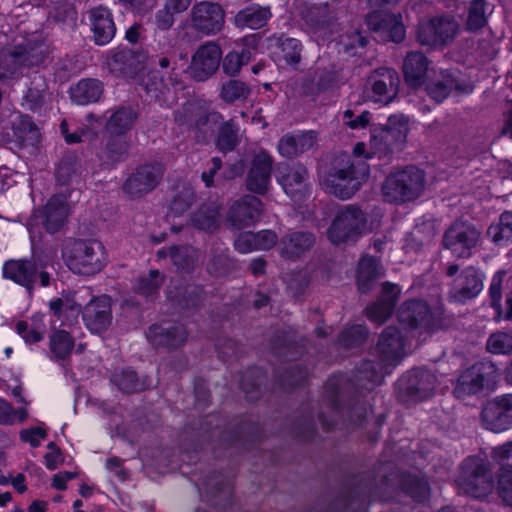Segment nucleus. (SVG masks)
<instances>
[{
  "label": "nucleus",
  "mask_w": 512,
  "mask_h": 512,
  "mask_svg": "<svg viewBox=\"0 0 512 512\" xmlns=\"http://www.w3.org/2000/svg\"><path fill=\"white\" fill-rule=\"evenodd\" d=\"M377 351L380 364L365 361L358 368L356 381L360 388L372 390L378 386L383 379V370L397 365L404 357V337L400 330L393 326L387 327L379 338Z\"/></svg>",
  "instance_id": "obj_1"
},
{
  "label": "nucleus",
  "mask_w": 512,
  "mask_h": 512,
  "mask_svg": "<svg viewBox=\"0 0 512 512\" xmlns=\"http://www.w3.org/2000/svg\"><path fill=\"white\" fill-rule=\"evenodd\" d=\"M368 177L369 166L365 160H357L348 154H341L324 177L322 185L328 193L345 200L351 198Z\"/></svg>",
  "instance_id": "obj_2"
},
{
  "label": "nucleus",
  "mask_w": 512,
  "mask_h": 512,
  "mask_svg": "<svg viewBox=\"0 0 512 512\" xmlns=\"http://www.w3.org/2000/svg\"><path fill=\"white\" fill-rule=\"evenodd\" d=\"M425 186L424 171L409 165L390 172L382 183L381 191L386 202L403 204L419 198L424 193Z\"/></svg>",
  "instance_id": "obj_3"
},
{
  "label": "nucleus",
  "mask_w": 512,
  "mask_h": 512,
  "mask_svg": "<svg viewBox=\"0 0 512 512\" xmlns=\"http://www.w3.org/2000/svg\"><path fill=\"white\" fill-rule=\"evenodd\" d=\"M45 55L40 47L31 44H17L0 51V78L22 73L25 69L38 67Z\"/></svg>",
  "instance_id": "obj_4"
},
{
  "label": "nucleus",
  "mask_w": 512,
  "mask_h": 512,
  "mask_svg": "<svg viewBox=\"0 0 512 512\" xmlns=\"http://www.w3.org/2000/svg\"><path fill=\"white\" fill-rule=\"evenodd\" d=\"M366 224L364 212L353 205H347L337 213L328 237L333 244L355 241L364 232Z\"/></svg>",
  "instance_id": "obj_5"
},
{
  "label": "nucleus",
  "mask_w": 512,
  "mask_h": 512,
  "mask_svg": "<svg viewBox=\"0 0 512 512\" xmlns=\"http://www.w3.org/2000/svg\"><path fill=\"white\" fill-rule=\"evenodd\" d=\"M400 78L396 70L382 67L367 78L363 95L374 103L388 105L398 94Z\"/></svg>",
  "instance_id": "obj_6"
},
{
  "label": "nucleus",
  "mask_w": 512,
  "mask_h": 512,
  "mask_svg": "<svg viewBox=\"0 0 512 512\" xmlns=\"http://www.w3.org/2000/svg\"><path fill=\"white\" fill-rule=\"evenodd\" d=\"M458 31L459 23L453 16H435L419 24L417 40L422 46H444L454 40Z\"/></svg>",
  "instance_id": "obj_7"
},
{
  "label": "nucleus",
  "mask_w": 512,
  "mask_h": 512,
  "mask_svg": "<svg viewBox=\"0 0 512 512\" xmlns=\"http://www.w3.org/2000/svg\"><path fill=\"white\" fill-rule=\"evenodd\" d=\"M407 132L408 124L405 118L402 115H392L382 128L373 131L371 148L375 153H379V156L387 155L405 141Z\"/></svg>",
  "instance_id": "obj_8"
},
{
  "label": "nucleus",
  "mask_w": 512,
  "mask_h": 512,
  "mask_svg": "<svg viewBox=\"0 0 512 512\" xmlns=\"http://www.w3.org/2000/svg\"><path fill=\"white\" fill-rule=\"evenodd\" d=\"M225 24V12L215 2L201 1L191 10V26L198 33L206 36L218 34Z\"/></svg>",
  "instance_id": "obj_9"
},
{
  "label": "nucleus",
  "mask_w": 512,
  "mask_h": 512,
  "mask_svg": "<svg viewBox=\"0 0 512 512\" xmlns=\"http://www.w3.org/2000/svg\"><path fill=\"white\" fill-rule=\"evenodd\" d=\"M222 116L220 113L208 112L196 104H188L175 113V121L195 132L197 141H205L207 132L213 130L211 123H217Z\"/></svg>",
  "instance_id": "obj_10"
},
{
  "label": "nucleus",
  "mask_w": 512,
  "mask_h": 512,
  "mask_svg": "<svg viewBox=\"0 0 512 512\" xmlns=\"http://www.w3.org/2000/svg\"><path fill=\"white\" fill-rule=\"evenodd\" d=\"M483 426L501 433L512 428V394L497 396L487 402L481 412Z\"/></svg>",
  "instance_id": "obj_11"
},
{
  "label": "nucleus",
  "mask_w": 512,
  "mask_h": 512,
  "mask_svg": "<svg viewBox=\"0 0 512 512\" xmlns=\"http://www.w3.org/2000/svg\"><path fill=\"white\" fill-rule=\"evenodd\" d=\"M262 212V201L255 196L245 195L231 205L226 220L231 229L243 230L255 225Z\"/></svg>",
  "instance_id": "obj_12"
},
{
  "label": "nucleus",
  "mask_w": 512,
  "mask_h": 512,
  "mask_svg": "<svg viewBox=\"0 0 512 512\" xmlns=\"http://www.w3.org/2000/svg\"><path fill=\"white\" fill-rule=\"evenodd\" d=\"M163 174L164 167L160 163L142 165L126 180L123 190L131 198L141 197L157 187Z\"/></svg>",
  "instance_id": "obj_13"
},
{
  "label": "nucleus",
  "mask_w": 512,
  "mask_h": 512,
  "mask_svg": "<svg viewBox=\"0 0 512 512\" xmlns=\"http://www.w3.org/2000/svg\"><path fill=\"white\" fill-rule=\"evenodd\" d=\"M222 57L220 46L206 42L198 47L192 56L188 71L196 81H205L218 69Z\"/></svg>",
  "instance_id": "obj_14"
},
{
  "label": "nucleus",
  "mask_w": 512,
  "mask_h": 512,
  "mask_svg": "<svg viewBox=\"0 0 512 512\" xmlns=\"http://www.w3.org/2000/svg\"><path fill=\"white\" fill-rule=\"evenodd\" d=\"M437 384L434 374L426 369H414L398 380L397 386L401 393L413 400H424L430 397Z\"/></svg>",
  "instance_id": "obj_15"
},
{
  "label": "nucleus",
  "mask_w": 512,
  "mask_h": 512,
  "mask_svg": "<svg viewBox=\"0 0 512 512\" xmlns=\"http://www.w3.org/2000/svg\"><path fill=\"white\" fill-rule=\"evenodd\" d=\"M82 318L93 333L105 332L112 323L111 298L107 295L93 297L84 307Z\"/></svg>",
  "instance_id": "obj_16"
},
{
  "label": "nucleus",
  "mask_w": 512,
  "mask_h": 512,
  "mask_svg": "<svg viewBox=\"0 0 512 512\" xmlns=\"http://www.w3.org/2000/svg\"><path fill=\"white\" fill-rule=\"evenodd\" d=\"M272 165L273 158L266 151H260L253 157L246 180L249 191L260 195L268 191Z\"/></svg>",
  "instance_id": "obj_17"
},
{
  "label": "nucleus",
  "mask_w": 512,
  "mask_h": 512,
  "mask_svg": "<svg viewBox=\"0 0 512 512\" xmlns=\"http://www.w3.org/2000/svg\"><path fill=\"white\" fill-rule=\"evenodd\" d=\"M483 289V277L473 267L466 268L454 281L448 298L452 302L465 303L475 298Z\"/></svg>",
  "instance_id": "obj_18"
},
{
  "label": "nucleus",
  "mask_w": 512,
  "mask_h": 512,
  "mask_svg": "<svg viewBox=\"0 0 512 512\" xmlns=\"http://www.w3.org/2000/svg\"><path fill=\"white\" fill-rule=\"evenodd\" d=\"M187 331L182 324H154L146 332L147 340L154 347L177 348L187 339Z\"/></svg>",
  "instance_id": "obj_19"
},
{
  "label": "nucleus",
  "mask_w": 512,
  "mask_h": 512,
  "mask_svg": "<svg viewBox=\"0 0 512 512\" xmlns=\"http://www.w3.org/2000/svg\"><path fill=\"white\" fill-rule=\"evenodd\" d=\"M480 240V232L468 223L457 222L450 226L443 236V245L453 253L469 250Z\"/></svg>",
  "instance_id": "obj_20"
},
{
  "label": "nucleus",
  "mask_w": 512,
  "mask_h": 512,
  "mask_svg": "<svg viewBox=\"0 0 512 512\" xmlns=\"http://www.w3.org/2000/svg\"><path fill=\"white\" fill-rule=\"evenodd\" d=\"M398 320L411 329L429 331L433 326L430 308L422 300L406 301L398 310Z\"/></svg>",
  "instance_id": "obj_21"
},
{
  "label": "nucleus",
  "mask_w": 512,
  "mask_h": 512,
  "mask_svg": "<svg viewBox=\"0 0 512 512\" xmlns=\"http://www.w3.org/2000/svg\"><path fill=\"white\" fill-rule=\"evenodd\" d=\"M369 28L378 33L381 40L401 42L405 37V28L401 17L390 13H373L367 18Z\"/></svg>",
  "instance_id": "obj_22"
},
{
  "label": "nucleus",
  "mask_w": 512,
  "mask_h": 512,
  "mask_svg": "<svg viewBox=\"0 0 512 512\" xmlns=\"http://www.w3.org/2000/svg\"><path fill=\"white\" fill-rule=\"evenodd\" d=\"M486 369L487 366L479 362L463 370L456 380L453 390L455 396L465 399L480 393L484 388Z\"/></svg>",
  "instance_id": "obj_23"
},
{
  "label": "nucleus",
  "mask_w": 512,
  "mask_h": 512,
  "mask_svg": "<svg viewBox=\"0 0 512 512\" xmlns=\"http://www.w3.org/2000/svg\"><path fill=\"white\" fill-rule=\"evenodd\" d=\"M431 62L421 51H410L403 59L402 73L406 84L412 88L422 86L427 80Z\"/></svg>",
  "instance_id": "obj_24"
},
{
  "label": "nucleus",
  "mask_w": 512,
  "mask_h": 512,
  "mask_svg": "<svg viewBox=\"0 0 512 512\" xmlns=\"http://www.w3.org/2000/svg\"><path fill=\"white\" fill-rule=\"evenodd\" d=\"M93 39L98 45L109 43L116 33V26L111 11L104 6H97L88 11Z\"/></svg>",
  "instance_id": "obj_25"
},
{
  "label": "nucleus",
  "mask_w": 512,
  "mask_h": 512,
  "mask_svg": "<svg viewBox=\"0 0 512 512\" xmlns=\"http://www.w3.org/2000/svg\"><path fill=\"white\" fill-rule=\"evenodd\" d=\"M3 276L28 290H32L37 279V265L32 259L11 258L3 265Z\"/></svg>",
  "instance_id": "obj_26"
},
{
  "label": "nucleus",
  "mask_w": 512,
  "mask_h": 512,
  "mask_svg": "<svg viewBox=\"0 0 512 512\" xmlns=\"http://www.w3.org/2000/svg\"><path fill=\"white\" fill-rule=\"evenodd\" d=\"M461 469L460 481L467 486V492L474 493V490L484 488L485 484L489 486L490 474L480 457H467L463 461Z\"/></svg>",
  "instance_id": "obj_27"
},
{
  "label": "nucleus",
  "mask_w": 512,
  "mask_h": 512,
  "mask_svg": "<svg viewBox=\"0 0 512 512\" xmlns=\"http://www.w3.org/2000/svg\"><path fill=\"white\" fill-rule=\"evenodd\" d=\"M383 295L371 306L366 308V316L371 321L382 324L392 314L399 290L396 285L385 282L382 284Z\"/></svg>",
  "instance_id": "obj_28"
},
{
  "label": "nucleus",
  "mask_w": 512,
  "mask_h": 512,
  "mask_svg": "<svg viewBox=\"0 0 512 512\" xmlns=\"http://www.w3.org/2000/svg\"><path fill=\"white\" fill-rule=\"evenodd\" d=\"M278 170L277 181L288 196L295 197L305 190L308 177L306 167L301 164L281 165Z\"/></svg>",
  "instance_id": "obj_29"
},
{
  "label": "nucleus",
  "mask_w": 512,
  "mask_h": 512,
  "mask_svg": "<svg viewBox=\"0 0 512 512\" xmlns=\"http://www.w3.org/2000/svg\"><path fill=\"white\" fill-rule=\"evenodd\" d=\"M200 496L214 505H222L232 496V481L217 473L209 476L199 486Z\"/></svg>",
  "instance_id": "obj_30"
},
{
  "label": "nucleus",
  "mask_w": 512,
  "mask_h": 512,
  "mask_svg": "<svg viewBox=\"0 0 512 512\" xmlns=\"http://www.w3.org/2000/svg\"><path fill=\"white\" fill-rule=\"evenodd\" d=\"M316 143V134L313 131L286 134L278 142V152L286 158L296 157L309 149Z\"/></svg>",
  "instance_id": "obj_31"
},
{
  "label": "nucleus",
  "mask_w": 512,
  "mask_h": 512,
  "mask_svg": "<svg viewBox=\"0 0 512 512\" xmlns=\"http://www.w3.org/2000/svg\"><path fill=\"white\" fill-rule=\"evenodd\" d=\"M383 276L384 269L378 264L376 258H360L356 275V284L360 293H369L377 280Z\"/></svg>",
  "instance_id": "obj_32"
},
{
  "label": "nucleus",
  "mask_w": 512,
  "mask_h": 512,
  "mask_svg": "<svg viewBox=\"0 0 512 512\" xmlns=\"http://www.w3.org/2000/svg\"><path fill=\"white\" fill-rule=\"evenodd\" d=\"M69 214V206L64 195H55L45 206V222L47 232H58L64 225Z\"/></svg>",
  "instance_id": "obj_33"
},
{
  "label": "nucleus",
  "mask_w": 512,
  "mask_h": 512,
  "mask_svg": "<svg viewBox=\"0 0 512 512\" xmlns=\"http://www.w3.org/2000/svg\"><path fill=\"white\" fill-rule=\"evenodd\" d=\"M271 17L270 9L259 5H251L240 10L234 17V24L240 29H260Z\"/></svg>",
  "instance_id": "obj_34"
},
{
  "label": "nucleus",
  "mask_w": 512,
  "mask_h": 512,
  "mask_svg": "<svg viewBox=\"0 0 512 512\" xmlns=\"http://www.w3.org/2000/svg\"><path fill=\"white\" fill-rule=\"evenodd\" d=\"M139 63L136 54L131 49L123 47L113 49L108 59V67L116 75L134 73Z\"/></svg>",
  "instance_id": "obj_35"
},
{
  "label": "nucleus",
  "mask_w": 512,
  "mask_h": 512,
  "mask_svg": "<svg viewBox=\"0 0 512 512\" xmlns=\"http://www.w3.org/2000/svg\"><path fill=\"white\" fill-rule=\"evenodd\" d=\"M137 113L130 107H120L115 110L106 122L109 135L123 136L133 127Z\"/></svg>",
  "instance_id": "obj_36"
},
{
  "label": "nucleus",
  "mask_w": 512,
  "mask_h": 512,
  "mask_svg": "<svg viewBox=\"0 0 512 512\" xmlns=\"http://www.w3.org/2000/svg\"><path fill=\"white\" fill-rule=\"evenodd\" d=\"M102 93V83L96 79H82L71 88L72 101L78 105L97 102Z\"/></svg>",
  "instance_id": "obj_37"
},
{
  "label": "nucleus",
  "mask_w": 512,
  "mask_h": 512,
  "mask_svg": "<svg viewBox=\"0 0 512 512\" xmlns=\"http://www.w3.org/2000/svg\"><path fill=\"white\" fill-rule=\"evenodd\" d=\"M220 224V206L216 203L202 205L192 216V225L200 230L214 232Z\"/></svg>",
  "instance_id": "obj_38"
},
{
  "label": "nucleus",
  "mask_w": 512,
  "mask_h": 512,
  "mask_svg": "<svg viewBox=\"0 0 512 512\" xmlns=\"http://www.w3.org/2000/svg\"><path fill=\"white\" fill-rule=\"evenodd\" d=\"M49 307L54 316L61 321L62 326L66 325L62 319L64 313L67 315L68 326H72L74 323H77L78 316L81 311V305L77 303L74 296L69 295L63 298L53 299L50 301Z\"/></svg>",
  "instance_id": "obj_39"
},
{
  "label": "nucleus",
  "mask_w": 512,
  "mask_h": 512,
  "mask_svg": "<svg viewBox=\"0 0 512 512\" xmlns=\"http://www.w3.org/2000/svg\"><path fill=\"white\" fill-rule=\"evenodd\" d=\"M104 253L105 248L97 239H68L62 250V256H93Z\"/></svg>",
  "instance_id": "obj_40"
},
{
  "label": "nucleus",
  "mask_w": 512,
  "mask_h": 512,
  "mask_svg": "<svg viewBox=\"0 0 512 512\" xmlns=\"http://www.w3.org/2000/svg\"><path fill=\"white\" fill-rule=\"evenodd\" d=\"M75 346L74 337L64 329L54 330L49 337V349L56 360L67 359Z\"/></svg>",
  "instance_id": "obj_41"
},
{
  "label": "nucleus",
  "mask_w": 512,
  "mask_h": 512,
  "mask_svg": "<svg viewBox=\"0 0 512 512\" xmlns=\"http://www.w3.org/2000/svg\"><path fill=\"white\" fill-rule=\"evenodd\" d=\"M49 97L50 94L47 92L44 79L38 76L32 80L31 86L23 98V105L33 112H38L46 106Z\"/></svg>",
  "instance_id": "obj_42"
},
{
  "label": "nucleus",
  "mask_w": 512,
  "mask_h": 512,
  "mask_svg": "<svg viewBox=\"0 0 512 512\" xmlns=\"http://www.w3.org/2000/svg\"><path fill=\"white\" fill-rule=\"evenodd\" d=\"M15 141L20 145H34L39 138V131L28 115H19L12 122Z\"/></svg>",
  "instance_id": "obj_43"
},
{
  "label": "nucleus",
  "mask_w": 512,
  "mask_h": 512,
  "mask_svg": "<svg viewBox=\"0 0 512 512\" xmlns=\"http://www.w3.org/2000/svg\"><path fill=\"white\" fill-rule=\"evenodd\" d=\"M315 244V237L310 232H291L281 239L283 250L287 254L299 255L308 252Z\"/></svg>",
  "instance_id": "obj_44"
},
{
  "label": "nucleus",
  "mask_w": 512,
  "mask_h": 512,
  "mask_svg": "<svg viewBox=\"0 0 512 512\" xmlns=\"http://www.w3.org/2000/svg\"><path fill=\"white\" fill-rule=\"evenodd\" d=\"M452 90H461V86L450 71L441 72V79L433 81L427 86L428 95L438 103L444 101Z\"/></svg>",
  "instance_id": "obj_45"
},
{
  "label": "nucleus",
  "mask_w": 512,
  "mask_h": 512,
  "mask_svg": "<svg viewBox=\"0 0 512 512\" xmlns=\"http://www.w3.org/2000/svg\"><path fill=\"white\" fill-rule=\"evenodd\" d=\"M238 131L239 126L233 119L223 122L218 128L216 148L222 153L233 151L239 142Z\"/></svg>",
  "instance_id": "obj_46"
},
{
  "label": "nucleus",
  "mask_w": 512,
  "mask_h": 512,
  "mask_svg": "<svg viewBox=\"0 0 512 512\" xmlns=\"http://www.w3.org/2000/svg\"><path fill=\"white\" fill-rule=\"evenodd\" d=\"M305 22L316 33L326 35L331 32L334 17L326 8L314 7L304 16Z\"/></svg>",
  "instance_id": "obj_47"
},
{
  "label": "nucleus",
  "mask_w": 512,
  "mask_h": 512,
  "mask_svg": "<svg viewBox=\"0 0 512 512\" xmlns=\"http://www.w3.org/2000/svg\"><path fill=\"white\" fill-rule=\"evenodd\" d=\"M488 235L498 246H506L512 242V212L505 211L501 214L499 222L488 229Z\"/></svg>",
  "instance_id": "obj_48"
},
{
  "label": "nucleus",
  "mask_w": 512,
  "mask_h": 512,
  "mask_svg": "<svg viewBox=\"0 0 512 512\" xmlns=\"http://www.w3.org/2000/svg\"><path fill=\"white\" fill-rule=\"evenodd\" d=\"M163 281L158 270L150 271L148 276L140 277L134 287L138 296L145 299L146 302L153 301L158 293L159 287Z\"/></svg>",
  "instance_id": "obj_49"
},
{
  "label": "nucleus",
  "mask_w": 512,
  "mask_h": 512,
  "mask_svg": "<svg viewBox=\"0 0 512 512\" xmlns=\"http://www.w3.org/2000/svg\"><path fill=\"white\" fill-rule=\"evenodd\" d=\"M405 494L418 502L426 500L430 493L428 482L416 475H406L401 482Z\"/></svg>",
  "instance_id": "obj_50"
},
{
  "label": "nucleus",
  "mask_w": 512,
  "mask_h": 512,
  "mask_svg": "<svg viewBox=\"0 0 512 512\" xmlns=\"http://www.w3.org/2000/svg\"><path fill=\"white\" fill-rule=\"evenodd\" d=\"M250 94V87L246 83L235 79L223 83L220 90V98L228 104L245 101Z\"/></svg>",
  "instance_id": "obj_51"
},
{
  "label": "nucleus",
  "mask_w": 512,
  "mask_h": 512,
  "mask_svg": "<svg viewBox=\"0 0 512 512\" xmlns=\"http://www.w3.org/2000/svg\"><path fill=\"white\" fill-rule=\"evenodd\" d=\"M487 2L486 0H473L468 7L466 29L477 31L487 23Z\"/></svg>",
  "instance_id": "obj_52"
},
{
  "label": "nucleus",
  "mask_w": 512,
  "mask_h": 512,
  "mask_svg": "<svg viewBox=\"0 0 512 512\" xmlns=\"http://www.w3.org/2000/svg\"><path fill=\"white\" fill-rule=\"evenodd\" d=\"M65 265L74 274L90 276L103 268L104 264L99 258H64Z\"/></svg>",
  "instance_id": "obj_53"
},
{
  "label": "nucleus",
  "mask_w": 512,
  "mask_h": 512,
  "mask_svg": "<svg viewBox=\"0 0 512 512\" xmlns=\"http://www.w3.org/2000/svg\"><path fill=\"white\" fill-rule=\"evenodd\" d=\"M251 59V51L248 48H242L240 51L233 50L224 57L222 69L229 76H236L242 66L246 65Z\"/></svg>",
  "instance_id": "obj_54"
},
{
  "label": "nucleus",
  "mask_w": 512,
  "mask_h": 512,
  "mask_svg": "<svg viewBox=\"0 0 512 512\" xmlns=\"http://www.w3.org/2000/svg\"><path fill=\"white\" fill-rule=\"evenodd\" d=\"M112 382L125 393H134L146 388V384L140 381L133 370L125 369L115 373Z\"/></svg>",
  "instance_id": "obj_55"
},
{
  "label": "nucleus",
  "mask_w": 512,
  "mask_h": 512,
  "mask_svg": "<svg viewBox=\"0 0 512 512\" xmlns=\"http://www.w3.org/2000/svg\"><path fill=\"white\" fill-rule=\"evenodd\" d=\"M129 151V142L126 136H115L109 135V139L106 144V157L112 162L123 161Z\"/></svg>",
  "instance_id": "obj_56"
},
{
  "label": "nucleus",
  "mask_w": 512,
  "mask_h": 512,
  "mask_svg": "<svg viewBox=\"0 0 512 512\" xmlns=\"http://www.w3.org/2000/svg\"><path fill=\"white\" fill-rule=\"evenodd\" d=\"M489 295L491 300V306L495 309L497 316L496 320L499 321L501 318L509 320L512 318V297L506 298L507 311L502 316L501 310V280L494 278L489 288Z\"/></svg>",
  "instance_id": "obj_57"
},
{
  "label": "nucleus",
  "mask_w": 512,
  "mask_h": 512,
  "mask_svg": "<svg viewBox=\"0 0 512 512\" xmlns=\"http://www.w3.org/2000/svg\"><path fill=\"white\" fill-rule=\"evenodd\" d=\"M16 331L27 344L38 343L44 338V324L40 322L19 321Z\"/></svg>",
  "instance_id": "obj_58"
},
{
  "label": "nucleus",
  "mask_w": 512,
  "mask_h": 512,
  "mask_svg": "<svg viewBox=\"0 0 512 512\" xmlns=\"http://www.w3.org/2000/svg\"><path fill=\"white\" fill-rule=\"evenodd\" d=\"M486 347L493 354H509L512 352V335L505 332L493 333L489 336Z\"/></svg>",
  "instance_id": "obj_59"
},
{
  "label": "nucleus",
  "mask_w": 512,
  "mask_h": 512,
  "mask_svg": "<svg viewBox=\"0 0 512 512\" xmlns=\"http://www.w3.org/2000/svg\"><path fill=\"white\" fill-rule=\"evenodd\" d=\"M26 419V409H15L8 401H6L3 398H0V424L13 425L17 421L24 422Z\"/></svg>",
  "instance_id": "obj_60"
},
{
  "label": "nucleus",
  "mask_w": 512,
  "mask_h": 512,
  "mask_svg": "<svg viewBox=\"0 0 512 512\" xmlns=\"http://www.w3.org/2000/svg\"><path fill=\"white\" fill-rule=\"evenodd\" d=\"M368 331L363 325H354L344 330L338 338L339 343L346 347L352 348L360 345L367 338Z\"/></svg>",
  "instance_id": "obj_61"
},
{
  "label": "nucleus",
  "mask_w": 512,
  "mask_h": 512,
  "mask_svg": "<svg viewBox=\"0 0 512 512\" xmlns=\"http://www.w3.org/2000/svg\"><path fill=\"white\" fill-rule=\"evenodd\" d=\"M187 54L178 53V50L171 46L165 53H162L156 57V64L163 70L171 71L175 76L176 70L179 68L178 61L186 60Z\"/></svg>",
  "instance_id": "obj_62"
},
{
  "label": "nucleus",
  "mask_w": 512,
  "mask_h": 512,
  "mask_svg": "<svg viewBox=\"0 0 512 512\" xmlns=\"http://www.w3.org/2000/svg\"><path fill=\"white\" fill-rule=\"evenodd\" d=\"M279 45L288 64H298L301 60L302 45L295 38H279Z\"/></svg>",
  "instance_id": "obj_63"
},
{
  "label": "nucleus",
  "mask_w": 512,
  "mask_h": 512,
  "mask_svg": "<svg viewBox=\"0 0 512 512\" xmlns=\"http://www.w3.org/2000/svg\"><path fill=\"white\" fill-rule=\"evenodd\" d=\"M497 494L507 506H512V469L499 471Z\"/></svg>",
  "instance_id": "obj_64"
}]
</instances>
